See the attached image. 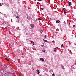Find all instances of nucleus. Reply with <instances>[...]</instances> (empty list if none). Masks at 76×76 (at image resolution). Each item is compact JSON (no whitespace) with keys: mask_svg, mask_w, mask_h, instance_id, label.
Here are the masks:
<instances>
[{"mask_svg":"<svg viewBox=\"0 0 76 76\" xmlns=\"http://www.w3.org/2000/svg\"><path fill=\"white\" fill-rule=\"evenodd\" d=\"M2 67H3L4 68V67H5V66H6V64H4V63H3L2 64Z\"/></svg>","mask_w":76,"mask_h":76,"instance_id":"1","label":"nucleus"},{"mask_svg":"<svg viewBox=\"0 0 76 76\" xmlns=\"http://www.w3.org/2000/svg\"><path fill=\"white\" fill-rule=\"evenodd\" d=\"M1 73H5V71H4V70H1Z\"/></svg>","mask_w":76,"mask_h":76,"instance_id":"2","label":"nucleus"},{"mask_svg":"<svg viewBox=\"0 0 76 76\" xmlns=\"http://www.w3.org/2000/svg\"><path fill=\"white\" fill-rule=\"evenodd\" d=\"M30 26L31 28H33L34 26V25L33 24H32L31 25H30Z\"/></svg>","mask_w":76,"mask_h":76,"instance_id":"3","label":"nucleus"},{"mask_svg":"<svg viewBox=\"0 0 76 76\" xmlns=\"http://www.w3.org/2000/svg\"><path fill=\"white\" fill-rule=\"evenodd\" d=\"M40 60H42V61H44V59L42 58H40Z\"/></svg>","mask_w":76,"mask_h":76,"instance_id":"4","label":"nucleus"},{"mask_svg":"<svg viewBox=\"0 0 76 76\" xmlns=\"http://www.w3.org/2000/svg\"><path fill=\"white\" fill-rule=\"evenodd\" d=\"M68 3L69 4V6H70L72 5V2H68Z\"/></svg>","mask_w":76,"mask_h":76,"instance_id":"5","label":"nucleus"},{"mask_svg":"<svg viewBox=\"0 0 76 76\" xmlns=\"http://www.w3.org/2000/svg\"><path fill=\"white\" fill-rule=\"evenodd\" d=\"M40 32L41 33H42V32H43V31H42V29H41L40 30Z\"/></svg>","mask_w":76,"mask_h":76,"instance_id":"6","label":"nucleus"},{"mask_svg":"<svg viewBox=\"0 0 76 76\" xmlns=\"http://www.w3.org/2000/svg\"><path fill=\"white\" fill-rule=\"evenodd\" d=\"M56 23H60V20H57L56 22Z\"/></svg>","mask_w":76,"mask_h":76,"instance_id":"7","label":"nucleus"},{"mask_svg":"<svg viewBox=\"0 0 76 76\" xmlns=\"http://www.w3.org/2000/svg\"><path fill=\"white\" fill-rule=\"evenodd\" d=\"M5 60H7V61H9V59L7 58H5Z\"/></svg>","mask_w":76,"mask_h":76,"instance_id":"8","label":"nucleus"},{"mask_svg":"<svg viewBox=\"0 0 76 76\" xmlns=\"http://www.w3.org/2000/svg\"><path fill=\"white\" fill-rule=\"evenodd\" d=\"M43 41H44V42H47V41L46 40H45L44 39H43Z\"/></svg>","mask_w":76,"mask_h":76,"instance_id":"9","label":"nucleus"},{"mask_svg":"<svg viewBox=\"0 0 76 76\" xmlns=\"http://www.w3.org/2000/svg\"><path fill=\"white\" fill-rule=\"evenodd\" d=\"M64 14L65 15H66V12H65V10H64Z\"/></svg>","mask_w":76,"mask_h":76,"instance_id":"10","label":"nucleus"},{"mask_svg":"<svg viewBox=\"0 0 76 76\" xmlns=\"http://www.w3.org/2000/svg\"><path fill=\"white\" fill-rule=\"evenodd\" d=\"M43 51L44 52V53H45V50L44 49L43 50Z\"/></svg>","mask_w":76,"mask_h":76,"instance_id":"11","label":"nucleus"},{"mask_svg":"<svg viewBox=\"0 0 76 76\" xmlns=\"http://www.w3.org/2000/svg\"><path fill=\"white\" fill-rule=\"evenodd\" d=\"M37 72H38V74H39V73H40V72L39 71V70H37Z\"/></svg>","mask_w":76,"mask_h":76,"instance_id":"12","label":"nucleus"},{"mask_svg":"<svg viewBox=\"0 0 76 76\" xmlns=\"http://www.w3.org/2000/svg\"><path fill=\"white\" fill-rule=\"evenodd\" d=\"M16 18H17V19H19V16H18L16 17Z\"/></svg>","mask_w":76,"mask_h":76,"instance_id":"13","label":"nucleus"},{"mask_svg":"<svg viewBox=\"0 0 76 76\" xmlns=\"http://www.w3.org/2000/svg\"><path fill=\"white\" fill-rule=\"evenodd\" d=\"M46 37H47V36H46V35H45V39Z\"/></svg>","mask_w":76,"mask_h":76,"instance_id":"14","label":"nucleus"},{"mask_svg":"<svg viewBox=\"0 0 76 76\" xmlns=\"http://www.w3.org/2000/svg\"><path fill=\"white\" fill-rule=\"evenodd\" d=\"M61 67L63 68V69H64V66L63 65H61Z\"/></svg>","mask_w":76,"mask_h":76,"instance_id":"15","label":"nucleus"},{"mask_svg":"<svg viewBox=\"0 0 76 76\" xmlns=\"http://www.w3.org/2000/svg\"><path fill=\"white\" fill-rule=\"evenodd\" d=\"M52 76H55V74H52Z\"/></svg>","mask_w":76,"mask_h":76,"instance_id":"16","label":"nucleus"},{"mask_svg":"<svg viewBox=\"0 0 76 76\" xmlns=\"http://www.w3.org/2000/svg\"><path fill=\"white\" fill-rule=\"evenodd\" d=\"M75 26H76V25H73V27H74V28H75Z\"/></svg>","mask_w":76,"mask_h":76,"instance_id":"17","label":"nucleus"},{"mask_svg":"<svg viewBox=\"0 0 76 76\" xmlns=\"http://www.w3.org/2000/svg\"><path fill=\"white\" fill-rule=\"evenodd\" d=\"M27 18H28V19H30V18H28V16H27Z\"/></svg>","mask_w":76,"mask_h":76,"instance_id":"18","label":"nucleus"},{"mask_svg":"<svg viewBox=\"0 0 76 76\" xmlns=\"http://www.w3.org/2000/svg\"><path fill=\"white\" fill-rule=\"evenodd\" d=\"M39 20H41V18H38Z\"/></svg>","mask_w":76,"mask_h":76,"instance_id":"19","label":"nucleus"},{"mask_svg":"<svg viewBox=\"0 0 76 76\" xmlns=\"http://www.w3.org/2000/svg\"><path fill=\"white\" fill-rule=\"evenodd\" d=\"M1 6V3H0V6Z\"/></svg>","mask_w":76,"mask_h":76,"instance_id":"20","label":"nucleus"},{"mask_svg":"<svg viewBox=\"0 0 76 76\" xmlns=\"http://www.w3.org/2000/svg\"><path fill=\"white\" fill-rule=\"evenodd\" d=\"M63 46V44H62L61 45V47H62Z\"/></svg>","mask_w":76,"mask_h":76,"instance_id":"21","label":"nucleus"},{"mask_svg":"<svg viewBox=\"0 0 76 76\" xmlns=\"http://www.w3.org/2000/svg\"><path fill=\"white\" fill-rule=\"evenodd\" d=\"M31 43H32V42H33V41H31Z\"/></svg>","mask_w":76,"mask_h":76,"instance_id":"22","label":"nucleus"},{"mask_svg":"<svg viewBox=\"0 0 76 76\" xmlns=\"http://www.w3.org/2000/svg\"><path fill=\"white\" fill-rule=\"evenodd\" d=\"M34 44H35V43H34V42H33V45H34Z\"/></svg>","mask_w":76,"mask_h":76,"instance_id":"23","label":"nucleus"},{"mask_svg":"<svg viewBox=\"0 0 76 76\" xmlns=\"http://www.w3.org/2000/svg\"><path fill=\"white\" fill-rule=\"evenodd\" d=\"M23 54H24L23 53H22V56H23Z\"/></svg>","mask_w":76,"mask_h":76,"instance_id":"24","label":"nucleus"},{"mask_svg":"<svg viewBox=\"0 0 76 76\" xmlns=\"http://www.w3.org/2000/svg\"><path fill=\"white\" fill-rule=\"evenodd\" d=\"M44 10V8H42V10Z\"/></svg>","mask_w":76,"mask_h":76,"instance_id":"25","label":"nucleus"},{"mask_svg":"<svg viewBox=\"0 0 76 76\" xmlns=\"http://www.w3.org/2000/svg\"><path fill=\"white\" fill-rule=\"evenodd\" d=\"M42 47H44V45H42Z\"/></svg>","mask_w":76,"mask_h":76,"instance_id":"26","label":"nucleus"},{"mask_svg":"<svg viewBox=\"0 0 76 76\" xmlns=\"http://www.w3.org/2000/svg\"><path fill=\"white\" fill-rule=\"evenodd\" d=\"M54 49H55V50H57V48H55Z\"/></svg>","mask_w":76,"mask_h":76,"instance_id":"27","label":"nucleus"},{"mask_svg":"<svg viewBox=\"0 0 76 76\" xmlns=\"http://www.w3.org/2000/svg\"><path fill=\"white\" fill-rule=\"evenodd\" d=\"M39 1H41V0H39Z\"/></svg>","mask_w":76,"mask_h":76,"instance_id":"28","label":"nucleus"},{"mask_svg":"<svg viewBox=\"0 0 76 76\" xmlns=\"http://www.w3.org/2000/svg\"><path fill=\"white\" fill-rule=\"evenodd\" d=\"M64 4H66V2H65L64 3Z\"/></svg>","mask_w":76,"mask_h":76,"instance_id":"29","label":"nucleus"},{"mask_svg":"<svg viewBox=\"0 0 76 76\" xmlns=\"http://www.w3.org/2000/svg\"><path fill=\"white\" fill-rule=\"evenodd\" d=\"M54 51H55V52H56V50H54Z\"/></svg>","mask_w":76,"mask_h":76,"instance_id":"30","label":"nucleus"},{"mask_svg":"<svg viewBox=\"0 0 76 76\" xmlns=\"http://www.w3.org/2000/svg\"><path fill=\"white\" fill-rule=\"evenodd\" d=\"M16 14H18V12H16Z\"/></svg>","mask_w":76,"mask_h":76,"instance_id":"31","label":"nucleus"},{"mask_svg":"<svg viewBox=\"0 0 76 76\" xmlns=\"http://www.w3.org/2000/svg\"><path fill=\"white\" fill-rule=\"evenodd\" d=\"M7 47H8V46H9V45H7Z\"/></svg>","mask_w":76,"mask_h":76,"instance_id":"32","label":"nucleus"},{"mask_svg":"<svg viewBox=\"0 0 76 76\" xmlns=\"http://www.w3.org/2000/svg\"><path fill=\"white\" fill-rule=\"evenodd\" d=\"M51 37H52V38H53V36H52Z\"/></svg>","mask_w":76,"mask_h":76,"instance_id":"33","label":"nucleus"},{"mask_svg":"<svg viewBox=\"0 0 76 76\" xmlns=\"http://www.w3.org/2000/svg\"><path fill=\"white\" fill-rule=\"evenodd\" d=\"M75 63V65H76V63Z\"/></svg>","mask_w":76,"mask_h":76,"instance_id":"34","label":"nucleus"},{"mask_svg":"<svg viewBox=\"0 0 76 76\" xmlns=\"http://www.w3.org/2000/svg\"><path fill=\"white\" fill-rule=\"evenodd\" d=\"M68 47V46H66V47Z\"/></svg>","mask_w":76,"mask_h":76,"instance_id":"35","label":"nucleus"},{"mask_svg":"<svg viewBox=\"0 0 76 76\" xmlns=\"http://www.w3.org/2000/svg\"><path fill=\"white\" fill-rule=\"evenodd\" d=\"M12 47H13V45H12Z\"/></svg>","mask_w":76,"mask_h":76,"instance_id":"36","label":"nucleus"},{"mask_svg":"<svg viewBox=\"0 0 76 76\" xmlns=\"http://www.w3.org/2000/svg\"><path fill=\"white\" fill-rule=\"evenodd\" d=\"M5 74H6V73H5Z\"/></svg>","mask_w":76,"mask_h":76,"instance_id":"37","label":"nucleus"},{"mask_svg":"<svg viewBox=\"0 0 76 76\" xmlns=\"http://www.w3.org/2000/svg\"><path fill=\"white\" fill-rule=\"evenodd\" d=\"M50 19H51V18H50Z\"/></svg>","mask_w":76,"mask_h":76,"instance_id":"38","label":"nucleus"}]
</instances>
